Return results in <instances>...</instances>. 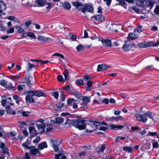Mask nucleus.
<instances>
[{"label":"nucleus","instance_id":"obj_19","mask_svg":"<svg viewBox=\"0 0 159 159\" xmlns=\"http://www.w3.org/2000/svg\"><path fill=\"white\" fill-rule=\"evenodd\" d=\"M6 5L4 2L2 0H0V13L2 12V11L6 9Z\"/></svg>","mask_w":159,"mask_h":159},{"label":"nucleus","instance_id":"obj_25","mask_svg":"<svg viewBox=\"0 0 159 159\" xmlns=\"http://www.w3.org/2000/svg\"><path fill=\"white\" fill-rule=\"evenodd\" d=\"M122 118V116H119L116 117L112 116L111 117H109L108 118V119L109 120H115L116 122H118V120H120Z\"/></svg>","mask_w":159,"mask_h":159},{"label":"nucleus","instance_id":"obj_46","mask_svg":"<svg viewBox=\"0 0 159 159\" xmlns=\"http://www.w3.org/2000/svg\"><path fill=\"white\" fill-rule=\"evenodd\" d=\"M25 88V85H19L17 87V89L19 91L22 90Z\"/></svg>","mask_w":159,"mask_h":159},{"label":"nucleus","instance_id":"obj_50","mask_svg":"<svg viewBox=\"0 0 159 159\" xmlns=\"http://www.w3.org/2000/svg\"><path fill=\"white\" fill-rule=\"evenodd\" d=\"M155 13L159 15V5H157L154 10Z\"/></svg>","mask_w":159,"mask_h":159},{"label":"nucleus","instance_id":"obj_13","mask_svg":"<svg viewBox=\"0 0 159 159\" xmlns=\"http://www.w3.org/2000/svg\"><path fill=\"white\" fill-rule=\"evenodd\" d=\"M37 127L38 129L40 130V132L41 133H42L44 130L45 124H36Z\"/></svg>","mask_w":159,"mask_h":159},{"label":"nucleus","instance_id":"obj_56","mask_svg":"<svg viewBox=\"0 0 159 159\" xmlns=\"http://www.w3.org/2000/svg\"><path fill=\"white\" fill-rule=\"evenodd\" d=\"M30 112L28 111H23L22 112V115L24 116H29Z\"/></svg>","mask_w":159,"mask_h":159},{"label":"nucleus","instance_id":"obj_20","mask_svg":"<svg viewBox=\"0 0 159 159\" xmlns=\"http://www.w3.org/2000/svg\"><path fill=\"white\" fill-rule=\"evenodd\" d=\"M25 80L27 82L30 84H33V81L34 80L32 77L30 76H28V77H25Z\"/></svg>","mask_w":159,"mask_h":159},{"label":"nucleus","instance_id":"obj_57","mask_svg":"<svg viewBox=\"0 0 159 159\" xmlns=\"http://www.w3.org/2000/svg\"><path fill=\"white\" fill-rule=\"evenodd\" d=\"M153 147L154 148H157L159 147L158 143L157 142L155 141L152 144Z\"/></svg>","mask_w":159,"mask_h":159},{"label":"nucleus","instance_id":"obj_49","mask_svg":"<svg viewBox=\"0 0 159 159\" xmlns=\"http://www.w3.org/2000/svg\"><path fill=\"white\" fill-rule=\"evenodd\" d=\"M51 93L52 95L55 97L56 99H57L58 98L59 94L58 92L57 91L54 92L53 93Z\"/></svg>","mask_w":159,"mask_h":159},{"label":"nucleus","instance_id":"obj_23","mask_svg":"<svg viewBox=\"0 0 159 159\" xmlns=\"http://www.w3.org/2000/svg\"><path fill=\"white\" fill-rule=\"evenodd\" d=\"M100 125H101L100 122L95 121L93 122V125L92 127L94 129H98V126Z\"/></svg>","mask_w":159,"mask_h":159},{"label":"nucleus","instance_id":"obj_45","mask_svg":"<svg viewBox=\"0 0 159 159\" xmlns=\"http://www.w3.org/2000/svg\"><path fill=\"white\" fill-rule=\"evenodd\" d=\"M87 87L86 88V90H89V89H88V88H90L92 86V82L90 81H88L87 84Z\"/></svg>","mask_w":159,"mask_h":159},{"label":"nucleus","instance_id":"obj_33","mask_svg":"<svg viewBox=\"0 0 159 159\" xmlns=\"http://www.w3.org/2000/svg\"><path fill=\"white\" fill-rule=\"evenodd\" d=\"M76 83L79 86H81L83 85L84 82L82 79H78L76 80Z\"/></svg>","mask_w":159,"mask_h":159},{"label":"nucleus","instance_id":"obj_39","mask_svg":"<svg viewBox=\"0 0 159 159\" xmlns=\"http://www.w3.org/2000/svg\"><path fill=\"white\" fill-rule=\"evenodd\" d=\"M80 101L79 100H76L74 102H73L74 104L73 106V108L74 109L77 108L78 107V105L77 103L79 102Z\"/></svg>","mask_w":159,"mask_h":159},{"label":"nucleus","instance_id":"obj_10","mask_svg":"<svg viewBox=\"0 0 159 159\" xmlns=\"http://www.w3.org/2000/svg\"><path fill=\"white\" fill-rule=\"evenodd\" d=\"M92 19L94 18L95 20L98 22H102L104 21V18L101 15L94 16L91 17Z\"/></svg>","mask_w":159,"mask_h":159},{"label":"nucleus","instance_id":"obj_31","mask_svg":"<svg viewBox=\"0 0 159 159\" xmlns=\"http://www.w3.org/2000/svg\"><path fill=\"white\" fill-rule=\"evenodd\" d=\"M91 77H89L88 75H84L83 79L85 81H90L92 79Z\"/></svg>","mask_w":159,"mask_h":159},{"label":"nucleus","instance_id":"obj_42","mask_svg":"<svg viewBox=\"0 0 159 159\" xmlns=\"http://www.w3.org/2000/svg\"><path fill=\"white\" fill-rule=\"evenodd\" d=\"M75 100L73 98H69L67 101V103L68 104H70L75 102Z\"/></svg>","mask_w":159,"mask_h":159},{"label":"nucleus","instance_id":"obj_24","mask_svg":"<svg viewBox=\"0 0 159 159\" xmlns=\"http://www.w3.org/2000/svg\"><path fill=\"white\" fill-rule=\"evenodd\" d=\"M69 71L67 69H65L64 72V76L65 77V80H68L69 79L70 77L68 76Z\"/></svg>","mask_w":159,"mask_h":159},{"label":"nucleus","instance_id":"obj_6","mask_svg":"<svg viewBox=\"0 0 159 159\" xmlns=\"http://www.w3.org/2000/svg\"><path fill=\"white\" fill-rule=\"evenodd\" d=\"M139 2L140 4V6H146L148 7H150V9H151L153 7L154 2L151 0H139Z\"/></svg>","mask_w":159,"mask_h":159},{"label":"nucleus","instance_id":"obj_52","mask_svg":"<svg viewBox=\"0 0 159 159\" xmlns=\"http://www.w3.org/2000/svg\"><path fill=\"white\" fill-rule=\"evenodd\" d=\"M157 135V134L156 132H151L149 131H148V134L147 135L148 136H156Z\"/></svg>","mask_w":159,"mask_h":159},{"label":"nucleus","instance_id":"obj_32","mask_svg":"<svg viewBox=\"0 0 159 159\" xmlns=\"http://www.w3.org/2000/svg\"><path fill=\"white\" fill-rule=\"evenodd\" d=\"M63 7L66 9H69L70 7V4L68 2H65L63 5Z\"/></svg>","mask_w":159,"mask_h":159},{"label":"nucleus","instance_id":"obj_29","mask_svg":"<svg viewBox=\"0 0 159 159\" xmlns=\"http://www.w3.org/2000/svg\"><path fill=\"white\" fill-rule=\"evenodd\" d=\"M13 98L16 100V102L18 104L20 101V97L16 95H14L13 96Z\"/></svg>","mask_w":159,"mask_h":159},{"label":"nucleus","instance_id":"obj_26","mask_svg":"<svg viewBox=\"0 0 159 159\" xmlns=\"http://www.w3.org/2000/svg\"><path fill=\"white\" fill-rule=\"evenodd\" d=\"M56 122L57 124H60L62 123L64 121V119L61 117H57L55 118Z\"/></svg>","mask_w":159,"mask_h":159},{"label":"nucleus","instance_id":"obj_8","mask_svg":"<svg viewBox=\"0 0 159 159\" xmlns=\"http://www.w3.org/2000/svg\"><path fill=\"white\" fill-rule=\"evenodd\" d=\"M46 2L42 0H36L35 2L34 5L36 7H43L46 6Z\"/></svg>","mask_w":159,"mask_h":159},{"label":"nucleus","instance_id":"obj_17","mask_svg":"<svg viewBox=\"0 0 159 159\" xmlns=\"http://www.w3.org/2000/svg\"><path fill=\"white\" fill-rule=\"evenodd\" d=\"M25 100L26 103H29L31 102H33L34 100L33 98L31 97L29 94H27L25 97Z\"/></svg>","mask_w":159,"mask_h":159},{"label":"nucleus","instance_id":"obj_21","mask_svg":"<svg viewBox=\"0 0 159 159\" xmlns=\"http://www.w3.org/2000/svg\"><path fill=\"white\" fill-rule=\"evenodd\" d=\"M6 108V111L8 114L9 115H14L16 114L15 111L11 109L10 107H7Z\"/></svg>","mask_w":159,"mask_h":159},{"label":"nucleus","instance_id":"obj_14","mask_svg":"<svg viewBox=\"0 0 159 159\" xmlns=\"http://www.w3.org/2000/svg\"><path fill=\"white\" fill-rule=\"evenodd\" d=\"M110 126L111 129L115 130L121 129L124 127V126L123 125H115L113 124L111 125Z\"/></svg>","mask_w":159,"mask_h":159},{"label":"nucleus","instance_id":"obj_61","mask_svg":"<svg viewBox=\"0 0 159 159\" xmlns=\"http://www.w3.org/2000/svg\"><path fill=\"white\" fill-rule=\"evenodd\" d=\"M34 91H30L27 92V93L31 97H32L34 95Z\"/></svg>","mask_w":159,"mask_h":159},{"label":"nucleus","instance_id":"obj_16","mask_svg":"<svg viewBox=\"0 0 159 159\" xmlns=\"http://www.w3.org/2000/svg\"><path fill=\"white\" fill-rule=\"evenodd\" d=\"M103 45L105 46L111 47V40H100Z\"/></svg>","mask_w":159,"mask_h":159},{"label":"nucleus","instance_id":"obj_1","mask_svg":"<svg viewBox=\"0 0 159 159\" xmlns=\"http://www.w3.org/2000/svg\"><path fill=\"white\" fill-rule=\"evenodd\" d=\"M72 5L79 9L83 13H85V11L92 13L93 11V7L92 5L87 4L83 5L82 2H75L72 3Z\"/></svg>","mask_w":159,"mask_h":159},{"label":"nucleus","instance_id":"obj_58","mask_svg":"<svg viewBox=\"0 0 159 159\" xmlns=\"http://www.w3.org/2000/svg\"><path fill=\"white\" fill-rule=\"evenodd\" d=\"M51 3H47L46 2V8L47 9L48 11H49L50 10L51 8Z\"/></svg>","mask_w":159,"mask_h":159},{"label":"nucleus","instance_id":"obj_34","mask_svg":"<svg viewBox=\"0 0 159 159\" xmlns=\"http://www.w3.org/2000/svg\"><path fill=\"white\" fill-rule=\"evenodd\" d=\"M63 152L62 150H61L57 152L59 153V154H56L55 155V159H59V157L63 155L61 154Z\"/></svg>","mask_w":159,"mask_h":159},{"label":"nucleus","instance_id":"obj_59","mask_svg":"<svg viewBox=\"0 0 159 159\" xmlns=\"http://www.w3.org/2000/svg\"><path fill=\"white\" fill-rule=\"evenodd\" d=\"M40 137L39 136H37L35 139L33 140V142L34 143H37L39 140Z\"/></svg>","mask_w":159,"mask_h":159},{"label":"nucleus","instance_id":"obj_43","mask_svg":"<svg viewBox=\"0 0 159 159\" xmlns=\"http://www.w3.org/2000/svg\"><path fill=\"white\" fill-rule=\"evenodd\" d=\"M60 98L61 101L62 102L64 101L66 98V96L65 94L62 92H61Z\"/></svg>","mask_w":159,"mask_h":159},{"label":"nucleus","instance_id":"obj_48","mask_svg":"<svg viewBox=\"0 0 159 159\" xmlns=\"http://www.w3.org/2000/svg\"><path fill=\"white\" fill-rule=\"evenodd\" d=\"M57 78L59 82H63L64 81L63 76L61 75H58L57 76Z\"/></svg>","mask_w":159,"mask_h":159},{"label":"nucleus","instance_id":"obj_9","mask_svg":"<svg viewBox=\"0 0 159 159\" xmlns=\"http://www.w3.org/2000/svg\"><path fill=\"white\" fill-rule=\"evenodd\" d=\"M38 40H48L52 39V37L48 34H46L45 35H39L37 37Z\"/></svg>","mask_w":159,"mask_h":159},{"label":"nucleus","instance_id":"obj_30","mask_svg":"<svg viewBox=\"0 0 159 159\" xmlns=\"http://www.w3.org/2000/svg\"><path fill=\"white\" fill-rule=\"evenodd\" d=\"M75 120H71L70 119H67L65 123V125H67L68 124L70 125V124H72L73 126H74V123L75 121Z\"/></svg>","mask_w":159,"mask_h":159},{"label":"nucleus","instance_id":"obj_60","mask_svg":"<svg viewBox=\"0 0 159 159\" xmlns=\"http://www.w3.org/2000/svg\"><path fill=\"white\" fill-rule=\"evenodd\" d=\"M142 27V26H139L137 28L135 29L134 30H136V33H137V32L139 33L141 32L142 31V29L141 28Z\"/></svg>","mask_w":159,"mask_h":159},{"label":"nucleus","instance_id":"obj_44","mask_svg":"<svg viewBox=\"0 0 159 159\" xmlns=\"http://www.w3.org/2000/svg\"><path fill=\"white\" fill-rule=\"evenodd\" d=\"M52 56H56L59 57H61L63 59H64V58H65L64 56L62 54L59 53H55Z\"/></svg>","mask_w":159,"mask_h":159},{"label":"nucleus","instance_id":"obj_18","mask_svg":"<svg viewBox=\"0 0 159 159\" xmlns=\"http://www.w3.org/2000/svg\"><path fill=\"white\" fill-rule=\"evenodd\" d=\"M90 96H89V97L87 96H83L82 97L81 100H82V102L84 104H86L90 102Z\"/></svg>","mask_w":159,"mask_h":159},{"label":"nucleus","instance_id":"obj_40","mask_svg":"<svg viewBox=\"0 0 159 159\" xmlns=\"http://www.w3.org/2000/svg\"><path fill=\"white\" fill-rule=\"evenodd\" d=\"M28 36L33 39H35L36 38L34 34L31 32L28 33Z\"/></svg>","mask_w":159,"mask_h":159},{"label":"nucleus","instance_id":"obj_7","mask_svg":"<svg viewBox=\"0 0 159 159\" xmlns=\"http://www.w3.org/2000/svg\"><path fill=\"white\" fill-rule=\"evenodd\" d=\"M109 68V66L105 64H99L97 66V70L100 71L103 70H106Z\"/></svg>","mask_w":159,"mask_h":159},{"label":"nucleus","instance_id":"obj_63","mask_svg":"<svg viewBox=\"0 0 159 159\" xmlns=\"http://www.w3.org/2000/svg\"><path fill=\"white\" fill-rule=\"evenodd\" d=\"M68 36L72 40H75L76 39V36L75 35H72L71 36L70 34L68 35Z\"/></svg>","mask_w":159,"mask_h":159},{"label":"nucleus","instance_id":"obj_54","mask_svg":"<svg viewBox=\"0 0 159 159\" xmlns=\"http://www.w3.org/2000/svg\"><path fill=\"white\" fill-rule=\"evenodd\" d=\"M6 31L8 34L13 33L14 31V28L13 27L11 28L9 30L7 29Z\"/></svg>","mask_w":159,"mask_h":159},{"label":"nucleus","instance_id":"obj_35","mask_svg":"<svg viewBox=\"0 0 159 159\" xmlns=\"http://www.w3.org/2000/svg\"><path fill=\"white\" fill-rule=\"evenodd\" d=\"M16 29H17V31L19 33H21L25 32L24 30L21 27L17 26L16 28Z\"/></svg>","mask_w":159,"mask_h":159},{"label":"nucleus","instance_id":"obj_37","mask_svg":"<svg viewBox=\"0 0 159 159\" xmlns=\"http://www.w3.org/2000/svg\"><path fill=\"white\" fill-rule=\"evenodd\" d=\"M123 149L124 151H126L128 152H131L132 151V149L129 147H125Z\"/></svg>","mask_w":159,"mask_h":159},{"label":"nucleus","instance_id":"obj_28","mask_svg":"<svg viewBox=\"0 0 159 159\" xmlns=\"http://www.w3.org/2000/svg\"><path fill=\"white\" fill-rule=\"evenodd\" d=\"M91 39L92 40L96 39L97 40H109V39H102L101 37H99L98 35V34H95L94 36L92 37Z\"/></svg>","mask_w":159,"mask_h":159},{"label":"nucleus","instance_id":"obj_47","mask_svg":"<svg viewBox=\"0 0 159 159\" xmlns=\"http://www.w3.org/2000/svg\"><path fill=\"white\" fill-rule=\"evenodd\" d=\"M52 146L53 147V148L55 152H57L58 151H61V150H59L58 146L57 145H55L54 144H53L52 145Z\"/></svg>","mask_w":159,"mask_h":159},{"label":"nucleus","instance_id":"obj_4","mask_svg":"<svg viewBox=\"0 0 159 159\" xmlns=\"http://www.w3.org/2000/svg\"><path fill=\"white\" fill-rule=\"evenodd\" d=\"M158 45H159V41L155 43L152 42L144 41L143 42L139 43L138 44L139 47L142 48H147L151 46H157Z\"/></svg>","mask_w":159,"mask_h":159},{"label":"nucleus","instance_id":"obj_5","mask_svg":"<svg viewBox=\"0 0 159 159\" xmlns=\"http://www.w3.org/2000/svg\"><path fill=\"white\" fill-rule=\"evenodd\" d=\"M84 121L81 120H76L74 123V126L80 129H84L86 128V125Z\"/></svg>","mask_w":159,"mask_h":159},{"label":"nucleus","instance_id":"obj_36","mask_svg":"<svg viewBox=\"0 0 159 159\" xmlns=\"http://www.w3.org/2000/svg\"><path fill=\"white\" fill-rule=\"evenodd\" d=\"M30 154L35 155L38 153V150L36 148H34V149L30 151Z\"/></svg>","mask_w":159,"mask_h":159},{"label":"nucleus","instance_id":"obj_3","mask_svg":"<svg viewBox=\"0 0 159 159\" xmlns=\"http://www.w3.org/2000/svg\"><path fill=\"white\" fill-rule=\"evenodd\" d=\"M147 116L152 119L153 121L154 120L152 115V113L149 111L147 112L144 115L136 114L135 115V116L137 118L138 120L139 121H141L144 123L146 122L148 120Z\"/></svg>","mask_w":159,"mask_h":159},{"label":"nucleus","instance_id":"obj_51","mask_svg":"<svg viewBox=\"0 0 159 159\" xmlns=\"http://www.w3.org/2000/svg\"><path fill=\"white\" fill-rule=\"evenodd\" d=\"M34 67V65L33 64L30 63L29 62H28V67H27L28 70H31Z\"/></svg>","mask_w":159,"mask_h":159},{"label":"nucleus","instance_id":"obj_11","mask_svg":"<svg viewBox=\"0 0 159 159\" xmlns=\"http://www.w3.org/2000/svg\"><path fill=\"white\" fill-rule=\"evenodd\" d=\"M137 33H136V30H134L133 33H130L129 34L128 37H127L128 39H130L131 40L137 39L138 36Z\"/></svg>","mask_w":159,"mask_h":159},{"label":"nucleus","instance_id":"obj_27","mask_svg":"<svg viewBox=\"0 0 159 159\" xmlns=\"http://www.w3.org/2000/svg\"><path fill=\"white\" fill-rule=\"evenodd\" d=\"M76 48L77 51L80 52L84 50V47L81 44H80L76 47Z\"/></svg>","mask_w":159,"mask_h":159},{"label":"nucleus","instance_id":"obj_15","mask_svg":"<svg viewBox=\"0 0 159 159\" xmlns=\"http://www.w3.org/2000/svg\"><path fill=\"white\" fill-rule=\"evenodd\" d=\"M34 95L37 97H40L41 96L45 97L46 94L44 93H42L39 91H34Z\"/></svg>","mask_w":159,"mask_h":159},{"label":"nucleus","instance_id":"obj_62","mask_svg":"<svg viewBox=\"0 0 159 159\" xmlns=\"http://www.w3.org/2000/svg\"><path fill=\"white\" fill-rule=\"evenodd\" d=\"M8 149L7 148H4L3 150V153L4 154H7L9 156V153L8 152Z\"/></svg>","mask_w":159,"mask_h":159},{"label":"nucleus","instance_id":"obj_41","mask_svg":"<svg viewBox=\"0 0 159 159\" xmlns=\"http://www.w3.org/2000/svg\"><path fill=\"white\" fill-rule=\"evenodd\" d=\"M9 78L14 81H16L18 79V75H16L12 76L9 77Z\"/></svg>","mask_w":159,"mask_h":159},{"label":"nucleus","instance_id":"obj_22","mask_svg":"<svg viewBox=\"0 0 159 159\" xmlns=\"http://www.w3.org/2000/svg\"><path fill=\"white\" fill-rule=\"evenodd\" d=\"M38 147L40 149L42 150L44 148H46L47 147V145L46 142H44L41 143L39 144L38 146Z\"/></svg>","mask_w":159,"mask_h":159},{"label":"nucleus","instance_id":"obj_64","mask_svg":"<svg viewBox=\"0 0 159 159\" xmlns=\"http://www.w3.org/2000/svg\"><path fill=\"white\" fill-rule=\"evenodd\" d=\"M7 84V82L4 80H2L0 81V84L1 85L4 86Z\"/></svg>","mask_w":159,"mask_h":159},{"label":"nucleus","instance_id":"obj_2","mask_svg":"<svg viewBox=\"0 0 159 159\" xmlns=\"http://www.w3.org/2000/svg\"><path fill=\"white\" fill-rule=\"evenodd\" d=\"M137 47V45L130 40H125L122 49L125 52H127L134 50Z\"/></svg>","mask_w":159,"mask_h":159},{"label":"nucleus","instance_id":"obj_53","mask_svg":"<svg viewBox=\"0 0 159 159\" xmlns=\"http://www.w3.org/2000/svg\"><path fill=\"white\" fill-rule=\"evenodd\" d=\"M131 9L134 10L136 13H139L140 12V10L137 8L136 7H131Z\"/></svg>","mask_w":159,"mask_h":159},{"label":"nucleus","instance_id":"obj_55","mask_svg":"<svg viewBox=\"0 0 159 159\" xmlns=\"http://www.w3.org/2000/svg\"><path fill=\"white\" fill-rule=\"evenodd\" d=\"M116 1L119 2L118 5H125V0H116Z\"/></svg>","mask_w":159,"mask_h":159},{"label":"nucleus","instance_id":"obj_38","mask_svg":"<svg viewBox=\"0 0 159 159\" xmlns=\"http://www.w3.org/2000/svg\"><path fill=\"white\" fill-rule=\"evenodd\" d=\"M73 94L76 98H80L81 96V95L80 93L77 92H74Z\"/></svg>","mask_w":159,"mask_h":159},{"label":"nucleus","instance_id":"obj_12","mask_svg":"<svg viewBox=\"0 0 159 159\" xmlns=\"http://www.w3.org/2000/svg\"><path fill=\"white\" fill-rule=\"evenodd\" d=\"M29 132L31 135H32L33 136H35L38 134V133L34 127H30L29 128Z\"/></svg>","mask_w":159,"mask_h":159}]
</instances>
